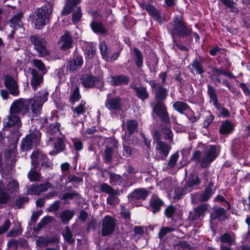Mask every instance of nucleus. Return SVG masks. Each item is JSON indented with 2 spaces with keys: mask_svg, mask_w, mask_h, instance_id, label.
Returning a JSON list of instances; mask_svg holds the SVG:
<instances>
[{
  "mask_svg": "<svg viewBox=\"0 0 250 250\" xmlns=\"http://www.w3.org/2000/svg\"><path fill=\"white\" fill-rule=\"evenodd\" d=\"M46 95L45 93H39L36 94L33 99L16 100L11 105L10 112L15 114H28L33 117H37L40 113L42 104L47 100Z\"/></svg>",
  "mask_w": 250,
  "mask_h": 250,
  "instance_id": "1",
  "label": "nucleus"
},
{
  "mask_svg": "<svg viewBox=\"0 0 250 250\" xmlns=\"http://www.w3.org/2000/svg\"><path fill=\"white\" fill-rule=\"evenodd\" d=\"M53 8L52 3L47 2L37 9L32 18V23L36 29H41L49 22Z\"/></svg>",
  "mask_w": 250,
  "mask_h": 250,
  "instance_id": "2",
  "label": "nucleus"
},
{
  "mask_svg": "<svg viewBox=\"0 0 250 250\" xmlns=\"http://www.w3.org/2000/svg\"><path fill=\"white\" fill-rule=\"evenodd\" d=\"M220 152L219 148L215 146H210L205 152V156H201L199 151H196L193 154V159L200 163L202 167H207L218 155Z\"/></svg>",
  "mask_w": 250,
  "mask_h": 250,
  "instance_id": "3",
  "label": "nucleus"
},
{
  "mask_svg": "<svg viewBox=\"0 0 250 250\" xmlns=\"http://www.w3.org/2000/svg\"><path fill=\"white\" fill-rule=\"evenodd\" d=\"M19 184L14 179L8 181L6 192L3 183L0 181V203H5L9 199V193L17 192L19 189Z\"/></svg>",
  "mask_w": 250,
  "mask_h": 250,
  "instance_id": "4",
  "label": "nucleus"
},
{
  "mask_svg": "<svg viewBox=\"0 0 250 250\" xmlns=\"http://www.w3.org/2000/svg\"><path fill=\"white\" fill-rule=\"evenodd\" d=\"M153 135L156 143V157L158 159H164L168 155L170 147L160 140L161 135L158 131L155 130Z\"/></svg>",
  "mask_w": 250,
  "mask_h": 250,
  "instance_id": "5",
  "label": "nucleus"
},
{
  "mask_svg": "<svg viewBox=\"0 0 250 250\" xmlns=\"http://www.w3.org/2000/svg\"><path fill=\"white\" fill-rule=\"evenodd\" d=\"M40 138L41 133L38 131H36L35 133L27 135L22 142V149L25 150L31 149L33 146H36L39 144Z\"/></svg>",
  "mask_w": 250,
  "mask_h": 250,
  "instance_id": "6",
  "label": "nucleus"
},
{
  "mask_svg": "<svg viewBox=\"0 0 250 250\" xmlns=\"http://www.w3.org/2000/svg\"><path fill=\"white\" fill-rule=\"evenodd\" d=\"M31 40L39 52V57H43L49 55V52L45 46V41L43 39L38 36H32Z\"/></svg>",
  "mask_w": 250,
  "mask_h": 250,
  "instance_id": "7",
  "label": "nucleus"
},
{
  "mask_svg": "<svg viewBox=\"0 0 250 250\" xmlns=\"http://www.w3.org/2000/svg\"><path fill=\"white\" fill-rule=\"evenodd\" d=\"M31 158L32 164L35 167L39 165L45 167H49L51 166V163L48 161L46 156L42 152H34L31 156Z\"/></svg>",
  "mask_w": 250,
  "mask_h": 250,
  "instance_id": "8",
  "label": "nucleus"
},
{
  "mask_svg": "<svg viewBox=\"0 0 250 250\" xmlns=\"http://www.w3.org/2000/svg\"><path fill=\"white\" fill-rule=\"evenodd\" d=\"M115 227V222L113 218L106 216L103 220L102 232L103 236L109 235L113 232Z\"/></svg>",
  "mask_w": 250,
  "mask_h": 250,
  "instance_id": "9",
  "label": "nucleus"
},
{
  "mask_svg": "<svg viewBox=\"0 0 250 250\" xmlns=\"http://www.w3.org/2000/svg\"><path fill=\"white\" fill-rule=\"evenodd\" d=\"M175 27L172 30V34L184 36L190 33V30L185 27L182 21L178 18L174 20Z\"/></svg>",
  "mask_w": 250,
  "mask_h": 250,
  "instance_id": "10",
  "label": "nucleus"
},
{
  "mask_svg": "<svg viewBox=\"0 0 250 250\" xmlns=\"http://www.w3.org/2000/svg\"><path fill=\"white\" fill-rule=\"evenodd\" d=\"M122 105L123 101L118 97L114 98H109L108 97L105 102V107L109 110H121L122 109Z\"/></svg>",
  "mask_w": 250,
  "mask_h": 250,
  "instance_id": "11",
  "label": "nucleus"
},
{
  "mask_svg": "<svg viewBox=\"0 0 250 250\" xmlns=\"http://www.w3.org/2000/svg\"><path fill=\"white\" fill-rule=\"evenodd\" d=\"M153 110L163 121L166 123L169 122L168 115L163 103L158 101L154 107Z\"/></svg>",
  "mask_w": 250,
  "mask_h": 250,
  "instance_id": "12",
  "label": "nucleus"
},
{
  "mask_svg": "<svg viewBox=\"0 0 250 250\" xmlns=\"http://www.w3.org/2000/svg\"><path fill=\"white\" fill-rule=\"evenodd\" d=\"M5 86L10 91L11 94L17 96L19 94V90L17 83L11 76H6L4 78Z\"/></svg>",
  "mask_w": 250,
  "mask_h": 250,
  "instance_id": "13",
  "label": "nucleus"
},
{
  "mask_svg": "<svg viewBox=\"0 0 250 250\" xmlns=\"http://www.w3.org/2000/svg\"><path fill=\"white\" fill-rule=\"evenodd\" d=\"M5 126L7 127H11L16 126L20 127L21 125V121L16 114L10 112L9 114L4 120Z\"/></svg>",
  "mask_w": 250,
  "mask_h": 250,
  "instance_id": "14",
  "label": "nucleus"
},
{
  "mask_svg": "<svg viewBox=\"0 0 250 250\" xmlns=\"http://www.w3.org/2000/svg\"><path fill=\"white\" fill-rule=\"evenodd\" d=\"M30 71L32 75L31 85L32 88L35 90L42 83L43 77L34 69H30Z\"/></svg>",
  "mask_w": 250,
  "mask_h": 250,
  "instance_id": "15",
  "label": "nucleus"
},
{
  "mask_svg": "<svg viewBox=\"0 0 250 250\" xmlns=\"http://www.w3.org/2000/svg\"><path fill=\"white\" fill-rule=\"evenodd\" d=\"M83 85L86 88H91L96 85L100 80L91 75L85 74L81 78Z\"/></svg>",
  "mask_w": 250,
  "mask_h": 250,
  "instance_id": "16",
  "label": "nucleus"
},
{
  "mask_svg": "<svg viewBox=\"0 0 250 250\" xmlns=\"http://www.w3.org/2000/svg\"><path fill=\"white\" fill-rule=\"evenodd\" d=\"M60 47L62 50L67 49L71 46L72 39L68 32H66L60 40L59 42Z\"/></svg>",
  "mask_w": 250,
  "mask_h": 250,
  "instance_id": "17",
  "label": "nucleus"
},
{
  "mask_svg": "<svg viewBox=\"0 0 250 250\" xmlns=\"http://www.w3.org/2000/svg\"><path fill=\"white\" fill-rule=\"evenodd\" d=\"M148 192L144 189H138L135 190L129 196V198H131L132 200H144L148 196Z\"/></svg>",
  "mask_w": 250,
  "mask_h": 250,
  "instance_id": "18",
  "label": "nucleus"
},
{
  "mask_svg": "<svg viewBox=\"0 0 250 250\" xmlns=\"http://www.w3.org/2000/svg\"><path fill=\"white\" fill-rule=\"evenodd\" d=\"M83 61L81 57H78L70 60L67 65V69L70 71L80 68L83 64Z\"/></svg>",
  "mask_w": 250,
  "mask_h": 250,
  "instance_id": "19",
  "label": "nucleus"
},
{
  "mask_svg": "<svg viewBox=\"0 0 250 250\" xmlns=\"http://www.w3.org/2000/svg\"><path fill=\"white\" fill-rule=\"evenodd\" d=\"M81 0H68L66 5L62 13L63 15H67L71 12L74 7L80 2Z\"/></svg>",
  "mask_w": 250,
  "mask_h": 250,
  "instance_id": "20",
  "label": "nucleus"
},
{
  "mask_svg": "<svg viewBox=\"0 0 250 250\" xmlns=\"http://www.w3.org/2000/svg\"><path fill=\"white\" fill-rule=\"evenodd\" d=\"M108 81L112 85H119L121 84L126 83L128 82V79L124 76H120L117 77L111 76L108 78Z\"/></svg>",
  "mask_w": 250,
  "mask_h": 250,
  "instance_id": "21",
  "label": "nucleus"
},
{
  "mask_svg": "<svg viewBox=\"0 0 250 250\" xmlns=\"http://www.w3.org/2000/svg\"><path fill=\"white\" fill-rule=\"evenodd\" d=\"M22 16L21 12L18 13L16 15L13 17L10 20V27L14 28V30L20 27L21 23V19Z\"/></svg>",
  "mask_w": 250,
  "mask_h": 250,
  "instance_id": "22",
  "label": "nucleus"
},
{
  "mask_svg": "<svg viewBox=\"0 0 250 250\" xmlns=\"http://www.w3.org/2000/svg\"><path fill=\"white\" fill-rule=\"evenodd\" d=\"M211 218L223 220L225 218V210L222 208H214V212L211 214Z\"/></svg>",
  "mask_w": 250,
  "mask_h": 250,
  "instance_id": "23",
  "label": "nucleus"
},
{
  "mask_svg": "<svg viewBox=\"0 0 250 250\" xmlns=\"http://www.w3.org/2000/svg\"><path fill=\"white\" fill-rule=\"evenodd\" d=\"M208 207L206 204H203L197 208L194 209V215L192 216V219L196 220L200 218L201 216H204V212L207 210Z\"/></svg>",
  "mask_w": 250,
  "mask_h": 250,
  "instance_id": "24",
  "label": "nucleus"
},
{
  "mask_svg": "<svg viewBox=\"0 0 250 250\" xmlns=\"http://www.w3.org/2000/svg\"><path fill=\"white\" fill-rule=\"evenodd\" d=\"M233 128V125L229 121H226L222 124L220 128V132L221 134L230 133L232 131Z\"/></svg>",
  "mask_w": 250,
  "mask_h": 250,
  "instance_id": "25",
  "label": "nucleus"
},
{
  "mask_svg": "<svg viewBox=\"0 0 250 250\" xmlns=\"http://www.w3.org/2000/svg\"><path fill=\"white\" fill-rule=\"evenodd\" d=\"M100 189L102 191L105 192L110 195H115L119 194V190H114L112 187L105 183L102 184L101 185Z\"/></svg>",
  "mask_w": 250,
  "mask_h": 250,
  "instance_id": "26",
  "label": "nucleus"
},
{
  "mask_svg": "<svg viewBox=\"0 0 250 250\" xmlns=\"http://www.w3.org/2000/svg\"><path fill=\"white\" fill-rule=\"evenodd\" d=\"M64 148L63 138L60 137L57 140V142L54 144L55 150L50 153V154H57L63 150Z\"/></svg>",
  "mask_w": 250,
  "mask_h": 250,
  "instance_id": "27",
  "label": "nucleus"
},
{
  "mask_svg": "<svg viewBox=\"0 0 250 250\" xmlns=\"http://www.w3.org/2000/svg\"><path fill=\"white\" fill-rule=\"evenodd\" d=\"M74 215V212L70 210H66L63 211L61 214V219L63 224H66L72 219Z\"/></svg>",
  "mask_w": 250,
  "mask_h": 250,
  "instance_id": "28",
  "label": "nucleus"
},
{
  "mask_svg": "<svg viewBox=\"0 0 250 250\" xmlns=\"http://www.w3.org/2000/svg\"><path fill=\"white\" fill-rule=\"evenodd\" d=\"M126 127L130 134L137 131L138 123L135 120H128L126 122Z\"/></svg>",
  "mask_w": 250,
  "mask_h": 250,
  "instance_id": "29",
  "label": "nucleus"
},
{
  "mask_svg": "<svg viewBox=\"0 0 250 250\" xmlns=\"http://www.w3.org/2000/svg\"><path fill=\"white\" fill-rule=\"evenodd\" d=\"M34 65L40 71H42L43 74H45L47 71V68L43 62L40 60L33 59L32 60Z\"/></svg>",
  "mask_w": 250,
  "mask_h": 250,
  "instance_id": "30",
  "label": "nucleus"
},
{
  "mask_svg": "<svg viewBox=\"0 0 250 250\" xmlns=\"http://www.w3.org/2000/svg\"><path fill=\"white\" fill-rule=\"evenodd\" d=\"M27 176L30 181L32 182L39 181L41 178L40 173L37 171L34 168L31 169Z\"/></svg>",
  "mask_w": 250,
  "mask_h": 250,
  "instance_id": "31",
  "label": "nucleus"
},
{
  "mask_svg": "<svg viewBox=\"0 0 250 250\" xmlns=\"http://www.w3.org/2000/svg\"><path fill=\"white\" fill-rule=\"evenodd\" d=\"M91 27L96 33L103 34L106 32V30L103 25L99 22H93L91 23Z\"/></svg>",
  "mask_w": 250,
  "mask_h": 250,
  "instance_id": "32",
  "label": "nucleus"
},
{
  "mask_svg": "<svg viewBox=\"0 0 250 250\" xmlns=\"http://www.w3.org/2000/svg\"><path fill=\"white\" fill-rule=\"evenodd\" d=\"M150 205L153 209V212L155 213L158 211L160 207L162 206L163 202L158 198L153 197L151 198L150 201Z\"/></svg>",
  "mask_w": 250,
  "mask_h": 250,
  "instance_id": "33",
  "label": "nucleus"
},
{
  "mask_svg": "<svg viewBox=\"0 0 250 250\" xmlns=\"http://www.w3.org/2000/svg\"><path fill=\"white\" fill-rule=\"evenodd\" d=\"M173 107L176 110L181 113L188 108V105L185 103L180 101L174 103Z\"/></svg>",
  "mask_w": 250,
  "mask_h": 250,
  "instance_id": "34",
  "label": "nucleus"
},
{
  "mask_svg": "<svg viewBox=\"0 0 250 250\" xmlns=\"http://www.w3.org/2000/svg\"><path fill=\"white\" fill-rule=\"evenodd\" d=\"M208 93L210 98L213 102L214 106L216 108H218L219 106V104L217 102V99L215 94V90L212 86L210 85L208 86Z\"/></svg>",
  "mask_w": 250,
  "mask_h": 250,
  "instance_id": "35",
  "label": "nucleus"
},
{
  "mask_svg": "<svg viewBox=\"0 0 250 250\" xmlns=\"http://www.w3.org/2000/svg\"><path fill=\"white\" fill-rule=\"evenodd\" d=\"M100 49L101 50V54L103 56V58L106 61H109L110 59L109 58L108 48L104 42H102L100 43L99 45Z\"/></svg>",
  "mask_w": 250,
  "mask_h": 250,
  "instance_id": "36",
  "label": "nucleus"
},
{
  "mask_svg": "<svg viewBox=\"0 0 250 250\" xmlns=\"http://www.w3.org/2000/svg\"><path fill=\"white\" fill-rule=\"evenodd\" d=\"M73 111L78 115L83 114L85 112L86 108L85 107V102H81L79 105L75 108H72Z\"/></svg>",
  "mask_w": 250,
  "mask_h": 250,
  "instance_id": "37",
  "label": "nucleus"
},
{
  "mask_svg": "<svg viewBox=\"0 0 250 250\" xmlns=\"http://www.w3.org/2000/svg\"><path fill=\"white\" fill-rule=\"evenodd\" d=\"M137 96L142 100H145L148 97L145 87H136L135 88Z\"/></svg>",
  "mask_w": 250,
  "mask_h": 250,
  "instance_id": "38",
  "label": "nucleus"
},
{
  "mask_svg": "<svg viewBox=\"0 0 250 250\" xmlns=\"http://www.w3.org/2000/svg\"><path fill=\"white\" fill-rule=\"evenodd\" d=\"M62 235L64 239L69 243H72L74 241V239L72 237V234L68 227L65 228L62 231Z\"/></svg>",
  "mask_w": 250,
  "mask_h": 250,
  "instance_id": "39",
  "label": "nucleus"
},
{
  "mask_svg": "<svg viewBox=\"0 0 250 250\" xmlns=\"http://www.w3.org/2000/svg\"><path fill=\"white\" fill-rule=\"evenodd\" d=\"M220 239L222 243L230 245L233 242L234 237L228 233H225L220 237Z\"/></svg>",
  "mask_w": 250,
  "mask_h": 250,
  "instance_id": "40",
  "label": "nucleus"
},
{
  "mask_svg": "<svg viewBox=\"0 0 250 250\" xmlns=\"http://www.w3.org/2000/svg\"><path fill=\"white\" fill-rule=\"evenodd\" d=\"M213 191L212 188L209 186L207 188L201 197V200L205 201L208 200L213 194Z\"/></svg>",
  "mask_w": 250,
  "mask_h": 250,
  "instance_id": "41",
  "label": "nucleus"
},
{
  "mask_svg": "<svg viewBox=\"0 0 250 250\" xmlns=\"http://www.w3.org/2000/svg\"><path fill=\"white\" fill-rule=\"evenodd\" d=\"M134 53L135 55V62L138 67H141L143 64V60L141 52L137 48L134 49Z\"/></svg>",
  "mask_w": 250,
  "mask_h": 250,
  "instance_id": "42",
  "label": "nucleus"
},
{
  "mask_svg": "<svg viewBox=\"0 0 250 250\" xmlns=\"http://www.w3.org/2000/svg\"><path fill=\"white\" fill-rule=\"evenodd\" d=\"M199 182V180L196 176L191 175L187 182V186L188 187H191L193 186L198 185Z\"/></svg>",
  "mask_w": 250,
  "mask_h": 250,
  "instance_id": "43",
  "label": "nucleus"
},
{
  "mask_svg": "<svg viewBox=\"0 0 250 250\" xmlns=\"http://www.w3.org/2000/svg\"><path fill=\"white\" fill-rule=\"evenodd\" d=\"M39 185H33L28 188L27 192L28 194L35 195L40 194Z\"/></svg>",
  "mask_w": 250,
  "mask_h": 250,
  "instance_id": "44",
  "label": "nucleus"
},
{
  "mask_svg": "<svg viewBox=\"0 0 250 250\" xmlns=\"http://www.w3.org/2000/svg\"><path fill=\"white\" fill-rule=\"evenodd\" d=\"M167 96V92L165 89L160 88L158 90L156 94V98L159 100L164 99Z\"/></svg>",
  "mask_w": 250,
  "mask_h": 250,
  "instance_id": "45",
  "label": "nucleus"
},
{
  "mask_svg": "<svg viewBox=\"0 0 250 250\" xmlns=\"http://www.w3.org/2000/svg\"><path fill=\"white\" fill-rule=\"evenodd\" d=\"M190 67L191 69L193 68L195 69L196 72L200 74H201L204 72V70L202 69L200 63L197 61H194L193 63L191 64Z\"/></svg>",
  "mask_w": 250,
  "mask_h": 250,
  "instance_id": "46",
  "label": "nucleus"
},
{
  "mask_svg": "<svg viewBox=\"0 0 250 250\" xmlns=\"http://www.w3.org/2000/svg\"><path fill=\"white\" fill-rule=\"evenodd\" d=\"M53 220V218L49 216L44 217L42 219L40 222L38 224V226L40 228H42L46 225L51 222Z\"/></svg>",
  "mask_w": 250,
  "mask_h": 250,
  "instance_id": "47",
  "label": "nucleus"
},
{
  "mask_svg": "<svg viewBox=\"0 0 250 250\" xmlns=\"http://www.w3.org/2000/svg\"><path fill=\"white\" fill-rule=\"evenodd\" d=\"M17 154V152L15 148L11 150L7 151L5 152V157L7 159H10L11 161H15V157Z\"/></svg>",
  "mask_w": 250,
  "mask_h": 250,
  "instance_id": "48",
  "label": "nucleus"
},
{
  "mask_svg": "<svg viewBox=\"0 0 250 250\" xmlns=\"http://www.w3.org/2000/svg\"><path fill=\"white\" fill-rule=\"evenodd\" d=\"M82 14L81 10L78 8L72 15V21L74 23H77L80 20Z\"/></svg>",
  "mask_w": 250,
  "mask_h": 250,
  "instance_id": "49",
  "label": "nucleus"
},
{
  "mask_svg": "<svg viewBox=\"0 0 250 250\" xmlns=\"http://www.w3.org/2000/svg\"><path fill=\"white\" fill-rule=\"evenodd\" d=\"M162 133L165 135V137L168 140H172L173 134L171 130L167 127H164L162 129Z\"/></svg>",
  "mask_w": 250,
  "mask_h": 250,
  "instance_id": "50",
  "label": "nucleus"
},
{
  "mask_svg": "<svg viewBox=\"0 0 250 250\" xmlns=\"http://www.w3.org/2000/svg\"><path fill=\"white\" fill-rule=\"evenodd\" d=\"M60 124L56 123L55 125H51L49 126V133L54 135L59 133Z\"/></svg>",
  "mask_w": 250,
  "mask_h": 250,
  "instance_id": "51",
  "label": "nucleus"
},
{
  "mask_svg": "<svg viewBox=\"0 0 250 250\" xmlns=\"http://www.w3.org/2000/svg\"><path fill=\"white\" fill-rule=\"evenodd\" d=\"M21 232V229L20 227L13 229L10 231L7 234L8 237H16L19 235Z\"/></svg>",
  "mask_w": 250,
  "mask_h": 250,
  "instance_id": "52",
  "label": "nucleus"
},
{
  "mask_svg": "<svg viewBox=\"0 0 250 250\" xmlns=\"http://www.w3.org/2000/svg\"><path fill=\"white\" fill-rule=\"evenodd\" d=\"M173 230V229H172L171 228H169V227L162 228L160 229V230L158 233L159 237L160 238H162L163 236H164L165 235H166L167 233L172 231Z\"/></svg>",
  "mask_w": 250,
  "mask_h": 250,
  "instance_id": "53",
  "label": "nucleus"
},
{
  "mask_svg": "<svg viewBox=\"0 0 250 250\" xmlns=\"http://www.w3.org/2000/svg\"><path fill=\"white\" fill-rule=\"evenodd\" d=\"M111 182L115 184H119L121 182V177L120 175L116 174H111L110 175Z\"/></svg>",
  "mask_w": 250,
  "mask_h": 250,
  "instance_id": "54",
  "label": "nucleus"
},
{
  "mask_svg": "<svg viewBox=\"0 0 250 250\" xmlns=\"http://www.w3.org/2000/svg\"><path fill=\"white\" fill-rule=\"evenodd\" d=\"M11 223L9 220H6L3 224L0 227V235L6 231L9 228Z\"/></svg>",
  "mask_w": 250,
  "mask_h": 250,
  "instance_id": "55",
  "label": "nucleus"
},
{
  "mask_svg": "<svg viewBox=\"0 0 250 250\" xmlns=\"http://www.w3.org/2000/svg\"><path fill=\"white\" fill-rule=\"evenodd\" d=\"M178 154L175 153L173 155H172L170 158V160L168 162V166L170 167H174L178 160Z\"/></svg>",
  "mask_w": 250,
  "mask_h": 250,
  "instance_id": "56",
  "label": "nucleus"
},
{
  "mask_svg": "<svg viewBox=\"0 0 250 250\" xmlns=\"http://www.w3.org/2000/svg\"><path fill=\"white\" fill-rule=\"evenodd\" d=\"M112 150L111 148L107 147L105 150L104 159L106 162H109L112 158Z\"/></svg>",
  "mask_w": 250,
  "mask_h": 250,
  "instance_id": "57",
  "label": "nucleus"
},
{
  "mask_svg": "<svg viewBox=\"0 0 250 250\" xmlns=\"http://www.w3.org/2000/svg\"><path fill=\"white\" fill-rule=\"evenodd\" d=\"M217 108L218 109L221 116L228 117L229 116L230 114L229 111L225 108L221 107L219 104L218 107Z\"/></svg>",
  "mask_w": 250,
  "mask_h": 250,
  "instance_id": "58",
  "label": "nucleus"
},
{
  "mask_svg": "<svg viewBox=\"0 0 250 250\" xmlns=\"http://www.w3.org/2000/svg\"><path fill=\"white\" fill-rule=\"evenodd\" d=\"M80 96V93H79V89H78V88L77 87L74 90V91L71 95V100L72 101H73L74 102H75L79 99Z\"/></svg>",
  "mask_w": 250,
  "mask_h": 250,
  "instance_id": "59",
  "label": "nucleus"
},
{
  "mask_svg": "<svg viewBox=\"0 0 250 250\" xmlns=\"http://www.w3.org/2000/svg\"><path fill=\"white\" fill-rule=\"evenodd\" d=\"M146 9L149 13L150 15L154 16H156V17H158L157 11L156 10L154 7L150 5H147L146 6Z\"/></svg>",
  "mask_w": 250,
  "mask_h": 250,
  "instance_id": "60",
  "label": "nucleus"
},
{
  "mask_svg": "<svg viewBox=\"0 0 250 250\" xmlns=\"http://www.w3.org/2000/svg\"><path fill=\"white\" fill-rule=\"evenodd\" d=\"M50 184L49 183H46L45 184H42L41 185H39V192L40 193L42 192L46 191L50 187Z\"/></svg>",
  "mask_w": 250,
  "mask_h": 250,
  "instance_id": "61",
  "label": "nucleus"
},
{
  "mask_svg": "<svg viewBox=\"0 0 250 250\" xmlns=\"http://www.w3.org/2000/svg\"><path fill=\"white\" fill-rule=\"evenodd\" d=\"M175 209L173 206H168L166 209L165 213L167 217H170L174 213Z\"/></svg>",
  "mask_w": 250,
  "mask_h": 250,
  "instance_id": "62",
  "label": "nucleus"
},
{
  "mask_svg": "<svg viewBox=\"0 0 250 250\" xmlns=\"http://www.w3.org/2000/svg\"><path fill=\"white\" fill-rule=\"evenodd\" d=\"M59 208V202L56 201L53 204H52L50 207L47 208V210L50 211H55L57 210Z\"/></svg>",
  "mask_w": 250,
  "mask_h": 250,
  "instance_id": "63",
  "label": "nucleus"
},
{
  "mask_svg": "<svg viewBox=\"0 0 250 250\" xmlns=\"http://www.w3.org/2000/svg\"><path fill=\"white\" fill-rule=\"evenodd\" d=\"M73 144L75 149L77 150H80L83 148V144L81 141L79 140H75L73 141Z\"/></svg>",
  "mask_w": 250,
  "mask_h": 250,
  "instance_id": "64",
  "label": "nucleus"
}]
</instances>
